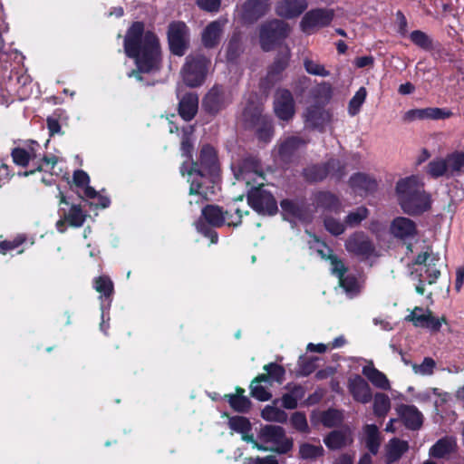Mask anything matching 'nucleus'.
<instances>
[{
    "instance_id": "nucleus-1",
    "label": "nucleus",
    "mask_w": 464,
    "mask_h": 464,
    "mask_svg": "<svg viewBox=\"0 0 464 464\" xmlns=\"http://www.w3.org/2000/svg\"><path fill=\"white\" fill-rule=\"evenodd\" d=\"M124 53L126 57L134 60L136 70L130 76L141 81V74L159 72L162 63V51L160 39L151 30H144V24L136 21L127 29L124 37Z\"/></svg>"
},
{
    "instance_id": "nucleus-2",
    "label": "nucleus",
    "mask_w": 464,
    "mask_h": 464,
    "mask_svg": "<svg viewBox=\"0 0 464 464\" xmlns=\"http://www.w3.org/2000/svg\"><path fill=\"white\" fill-rule=\"evenodd\" d=\"M219 173L218 156L214 147L207 144L199 150L198 160L191 162L188 170L190 176L188 194L201 197L203 201L210 200L215 195L214 178Z\"/></svg>"
},
{
    "instance_id": "nucleus-3",
    "label": "nucleus",
    "mask_w": 464,
    "mask_h": 464,
    "mask_svg": "<svg viewBox=\"0 0 464 464\" xmlns=\"http://www.w3.org/2000/svg\"><path fill=\"white\" fill-rule=\"evenodd\" d=\"M395 192L401 210L411 217L420 216L430 209V194L424 191L423 184L415 176L401 179L396 183Z\"/></svg>"
},
{
    "instance_id": "nucleus-4",
    "label": "nucleus",
    "mask_w": 464,
    "mask_h": 464,
    "mask_svg": "<svg viewBox=\"0 0 464 464\" xmlns=\"http://www.w3.org/2000/svg\"><path fill=\"white\" fill-rule=\"evenodd\" d=\"M289 24L279 18H271L260 24L258 27L259 46L263 52H271L288 38Z\"/></svg>"
},
{
    "instance_id": "nucleus-5",
    "label": "nucleus",
    "mask_w": 464,
    "mask_h": 464,
    "mask_svg": "<svg viewBox=\"0 0 464 464\" xmlns=\"http://www.w3.org/2000/svg\"><path fill=\"white\" fill-rule=\"evenodd\" d=\"M346 166L340 160L331 158L325 162L310 164L303 169V177L309 184H316L324 181L330 175L336 179L337 181L342 180L345 176Z\"/></svg>"
},
{
    "instance_id": "nucleus-6",
    "label": "nucleus",
    "mask_w": 464,
    "mask_h": 464,
    "mask_svg": "<svg viewBox=\"0 0 464 464\" xmlns=\"http://www.w3.org/2000/svg\"><path fill=\"white\" fill-rule=\"evenodd\" d=\"M210 66L208 57L201 54H190L186 57L181 68L182 81L190 88H197L204 83Z\"/></svg>"
},
{
    "instance_id": "nucleus-7",
    "label": "nucleus",
    "mask_w": 464,
    "mask_h": 464,
    "mask_svg": "<svg viewBox=\"0 0 464 464\" xmlns=\"http://www.w3.org/2000/svg\"><path fill=\"white\" fill-rule=\"evenodd\" d=\"M232 93L222 84H215L202 98L201 108L205 114L215 118L232 104Z\"/></svg>"
},
{
    "instance_id": "nucleus-8",
    "label": "nucleus",
    "mask_w": 464,
    "mask_h": 464,
    "mask_svg": "<svg viewBox=\"0 0 464 464\" xmlns=\"http://www.w3.org/2000/svg\"><path fill=\"white\" fill-rule=\"evenodd\" d=\"M246 199L249 208L260 216L274 217L278 212L275 196L265 188L264 184L249 188Z\"/></svg>"
},
{
    "instance_id": "nucleus-9",
    "label": "nucleus",
    "mask_w": 464,
    "mask_h": 464,
    "mask_svg": "<svg viewBox=\"0 0 464 464\" xmlns=\"http://www.w3.org/2000/svg\"><path fill=\"white\" fill-rule=\"evenodd\" d=\"M258 438L265 443H273L276 447L271 448L272 452L283 455L287 454L294 447L292 438L286 437L285 430L281 426L266 424L260 429Z\"/></svg>"
},
{
    "instance_id": "nucleus-10",
    "label": "nucleus",
    "mask_w": 464,
    "mask_h": 464,
    "mask_svg": "<svg viewBox=\"0 0 464 464\" xmlns=\"http://www.w3.org/2000/svg\"><path fill=\"white\" fill-rule=\"evenodd\" d=\"M292 53L288 47L276 53L274 62L266 69V74L259 82L260 90H271L275 84L282 81V73L289 66Z\"/></svg>"
},
{
    "instance_id": "nucleus-11",
    "label": "nucleus",
    "mask_w": 464,
    "mask_h": 464,
    "mask_svg": "<svg viewBox=\"0 0 464 464\" xmlns=\"http://www.w3.org/2000/svg\"><path fill=\"white\" fill-rule=\"evenodd\" d=\"M168 43L171 54L182 57L189 47V29L182 21L171 22L168 26Z\"/></svg>"
},
{
    "instance_id": "nucleus-12",
    "label": "nucleus",
    "mask_w": 464,
    "mask_h": 464,
    "mask_svg": "<svg viewBox=\"0 0 464 464\" xmlns=\"http://www.w3.org/2000/svg\"><path fill=\"white\" fill-rule=\"evenodd\" d=\"M57 198H59L58 216L68 221V226L78 228L84 225L87 213L80 204L69 202V198L59 191Z\"/></svg>"
},
{
    "instance_id": "nucleus-13",
    "label": "nucleus",
    "mask_w": 464,
    "mask_h": 464,
    "mask_svg": "<svg viewBox=\"0 0 464 464\" xmlns=\"http://www.w3.org/2000/svg\"><path fill=\"white\" fill-rule=\"evenodd\" d=\"M334 17L333 9L315 8L310 9L304 14L300 21V29L304 34H310L314 28H325L329 26Z\"/></svg>"
},
{
    "instance_id": "nucleus-14",
    "label": "nucleus",
    "mask_w": 464,
    "mask_h": 464,
    "mask_svg": "<svg viewBox=\"0 0 464 464\" xmlns=\"http://www.w3.org/2000/svg\"><path fill=\"white\" fill-rule=\"evenodd\" d=\"M344 247L353 256L369 258L373 255L374 246L368 236L362 231H356L345 240Z\"/></svg>"
},
{
    "instance_id": "nucleus-15",
    "label": "nucleus",
    "mask_w": 464,
    "mask_h": 464,
    "mask_svg": "<svg viewBox=\"0 0 464 464\" xmlns=\"http://www.w3.org/2000/svg\"><path fill=\"white\" fill-rule=\"evenodd\" d=\"M274 110L277 119L288 122L294 118L295 108L292 92L287 89L276 90Z\"/></svg>"
},
{
    "instance_id": "nucleus-16",
    "label": "nucleus",
    "mask_w": 464,
    "mask_h": 464,
    "mask_svg": "<svg viewBox=\"0 0 464 464\" xmlns=\"http://www.w3.org/2000/svg\"><path fill=\"white\" fill-rule=\"evenodd\" d=\"M312 204L315 210L323 213L340 214L343 211V203L337 195L328 190H319L312 194Z\"/></svg>"
},
{
    "instance_id": "nucleus-17",
    "label": "nucleus",
    "mask_w": 464,
    "mask_h": 464,
    "mask_svg": "<svg viewBox=\"0 0 464 464\" xmlns=\"http://www.w3.org/2000/svg\"><path fill=\"white\" fill-rule=\"evenodd\" d=\"M270 9L269 0H246L242 5L241 20L245 24H253Z\"/></svg>"
},
{
    "instance_id": "nucleus-18",
    "label": "nucleus",
    "mask_w": 464,
    "mask_h": 464,
    "mask_svg": "<svg viewBox=\"0 0 464 464\" xmlns=\"http://www.w3.org/2000/svg\"><path fill=\"white\" fill-rule=\"evenodd\" d=\"M452 112L448 108H416L411 109L403 115L404 122H412L417 120H445L450 119Z\"/></svg>"
},
{
    "instance_id": "nucleus-19",
    "label": "nucleus",
    "mask_w": 464,
    "mask_h": 464,
    "mask_svg": "<svg viewBox=\"0 0 464 464\" xmlns=\"http://www.w3.org/2000/svg\"><path fill=\"white\" fill-rule=\"evenodd\" d=\"M390 233L399 240H411L418 235L416 222L412 219L399 216L390 224Z\"/></svg>"
},
{
    "instance_id": "nucleus-20",
    "label": "nucleus",
    "mask_w": 464,
    "mask_h": 464,
    "mask_svg": "<svg viewBox=\"0 0 464 464\" xmlns=\"http://www.w3.org/2000/svg\"><path fill=\"white\" fill-rule=\"evenodd\" d=\"M309 143V140L301 136H288L280 143L277 149L280 160L284 163H291L295 153L304 148Z\"/></svg>"
},
{
    "instance_id": "nucleus-21",
    "label": "nucleus",
    "mask_w": 464,
    "mask_h": 464,
    "mask_svg": "<svg viewBox=\"0 0 464 464\" xmlns=\"http://www.w3.org/2000/svg\"><path fill=\"white\" fill-rule=\"evenodd\" d=\"M307 8L306 0H280L276 5V14L282 19H295Z\"/></svg>"
},
{
    "instance_id": "nucleus-22",
    "label": "nucleus",
    "mask_w": 464,
    "mask_h": 464,
    "mask_svg": "<svg viewBox=\"0 0 464 464\" xmlns=\"http://www.w3.org/2000/svg\"><path fill=\"white\" fill-rule=\"evenodd\" d=\"M231 218L232 215L227 211H223L222 207L207 205L202 208L201 218H199L198 221H203V223L208 226L220 227L225 225L226 220L227 222Z\"/></svg>"
},
{
    "instance_id": "nucleus-23",
    "label": "nucleus",
    "mask_w": 464,
    "mask_h": 464,
    "mask_svg": "<svg viewBox=\"0 0 464 464\" xmlns=\"http://www.w3.org/2000/svg\"><path fill=\"white\" fill-rule=\"evenodd\" d=\"M398 414L406 429L417 430L421 428L423 416L415 405L401 404L398 408Z\"/></svg>"
},
{
    "instance_id": "nucleus-24",
    "label": "nucleus",
    "mask_w": 464,
    "mask_h": 464,
    "mask_svg": "<svg viewBox=\"0 0 464 464\" xmlns=\"http://www.w3.org/2000/svg\"><path fill=\"white\" fill-rule=\"evenodd\" d=\"M178 114L185 121H191L198 111V96L194 92H188L183 94L178 103Z\"/></svg>"
},
{
    "instance_id": "nucleus-25",
    "label": "nucleus",
    "mask_w": 464,
    "mask_h": 464,
    "mask_svg": "<svg viewBox=\"0 0 464 464\" xmlns=\"http://www.w3.org/2000/svg\"><path fill=\"white\" fill-rule=\"evenodd\" d=\"M270 120L269 116L262 113V107L254 102H248L243 109L242 121L246 129H252L257 124Z\"/></svg>"
},
{
    "instance_id": "nucleus-26",
    "label": "nucleus",
    "mask_w": 464,
    "mask_h": 464,
    "mask_svg": "<svg viewBox=\"0 0 464 464\" xmlns=\"http://www.w3.org/2000/svg\"><path fill=\"white\" fill-rule=\"evenodd\" d=\"M223 33V24L215 20L208 24L201 33V43L207 49H214L219 45Z\"/></svg>"
},
{
    "instance_id": "nucleus-27",
    "label": "nucleus",
    "mask_w": 464,
    "mask_h": 464,
    "mask_svg": "<svg viewBox=\"0 0 464 464\" xmlns=\"http://www.w3.org/2000/svg\"><path fill=\"white\" fill-rule=\"evenodd\" d=\"M349 392L353 400L366 404L372 399L371 387L362 376L356 375L349 381Z\"/></svg>"
},
{
    "instance_id": "nucleus-28",
    "label": "nucleus",
    "mask_w": 464,
    "mask_h": 464,
    "mask_svg": "<svg viewBox=\"0 0 464 464\" xmlns=\"http://www.w3.org/2000/svg\"><path fill=\"white\" fill-rule=\"evenodd\" d=\"M350 188L359 193H372L378 188L376 179L368 174L357 172L349 179Z\"/></svg>"
},
{
    "instance_id": "nucleus-29",
    "label": "nucleus",
    "mask_w": 464,
    "mask_h": 464,
    "mask_svg": "<svg viewBox=\"0 0 464 464\" xmlns=\"http://www.w3.org/2000/svg\"><path fill=\"white\" fill-rule=\"evenodd\" d=\"M245 390L236 387V393L225 395V400L229 403L231 409L237 413H247L251 407V401L247 396L244 395Z\"/></svg>"
},
{
    "instance_id": "nucleus-30",
    "label": "nucleus",
    "mask_w": 464,
    "mask_h": 464,
    "mask_svg": "<svg viewBox=\"0 0 464 464\" xmlns=\"http://www.w3.org/2000/svg\"><path fill=\"white\" fill-rule=\"evenodd\" d=\"M304 121L311 129L322 130L326 122L325 111L320 106L311 105L305 110Z\"/></svg>"
},
{
    "instance_id": "nucleus-31",
    "label": "nucleus",
    "mask_w": 464,
    "mask_h": 464,
    "mask_svg": "<svg viewBox=\"0 0 464 464\" xmlns=\"http://www.w3.org/2000/svg\"><path fill=\"white\" fill-rule=\"evenodd\" d=\"M243 37L242 33L239 31L233 32L229 41L227 44L226 58L227 62L236 63L238 57L242 54Z\"/></svg>"
},
{
    "instance_id": "nucleus-32",
    "label": "nucleus",
    "mask_w": 464,
    "mask_h": 464,
    "mask_svg": "<svg viewBox=\"0 0 464 464\" xmlns=\"http://www.w3.org/2000/svg\"><path fill=\"white\" fill-rule=\"evenodd\" d=\"M456 442L450 437H443L430 448V457L442 459L455 451Z\"/></svg>"
},
{
    "instance_id": "nucleus-33",
    "label": "nucleus",
    "mask_w": 464,
    "mask_h": 464,
    "mask_svg": "<svg viewBox=\"0 0 464 464\" xmlns=\"http://www.w3.org/2000/svg\"><path fill=\"white\" fill-rule=\"evenodd\" d=\"M446 169H448L451 177L460 176L464 172V152L455 150L443 159Z\"/></svg>"
},
{
    "instance_id": "nucleus-34",
    "label": "nucleus",
    "mask_w": 464,
    "mask_h": 464,
    "mask_svg": "<svg viewBox=\"0 0 464 464\" xmlns=\"http://www.w3.org/2000/svg\"><path fill=\"white\" fill-rule=\"evenodd\" d=\"M362 375L375 387L383 391L390 389V382L386 375L373 366H364L362 370Z\"/></svg>"
},
{
    "instance_id": "nucleus-35",
    "label": "nucleus",
    "mask_w": 464,
    "mask_h": 464,
    "mask_svg": "<svg viewBox=\"0 0 464 464\" xmlns=\"http://www.w3.org/2000/svg\"><path fill=\"white\" fill-rule=\"evenodd\" d=\"M323 442L331 450H338L348 444V434L343 430H334L327 433Z\"/></svg>"
},
{
    "instance_id": "nucleus-36",
    "label": "nucleus",
    "mask_w": 464,
    "mask_h": 464,
    "mask_svg": "<svg viewBox=\"0 0 464 464\" xmlns=\"http://www.w3.org/2000/svg\"><path fill=\"white\" fill-rule=\"evenodd\" d=\"M280 207L282 208V215L292 217L298 219H304V204H300L297 201L291 198H284L280 201ZM286 219V217H284Z\"/></svg>"
},
{
    "instance_id": "nucleus-37",
    "label": "nucleus",
    "mask_w": 464,
    "mask_h": 464,
    "mask_svg": "<svg viewBox=\"0 0 464 464\" xmlns=\"http://www.w3.org/2000/svg\"><path fill=\"white\" fill-rule=\"evenodd\" d=\"M280 399H276L272 401L274 405H266V407L261 410V418L268 421L286 422L287 413L282 409L276 407Z\"/></svg>"
},
{
    "instance_id": "nucleus-38",
    "label": "nucleus",
    "mask_w": 464,
    "mask_h": 464,
    "mask_svg": "<svg viewBox=\"0 0 464 464\" xmlns=\"http://www.w3.org/2000/svg\"><path fill=\"white\" fill-rule=\"evenodd\" d=\"M94 288L101 294V298L110 304L111 298L114 293V285L108 276H101L94 279Z\"/></svg>"
},
{
    "instance_id": "nucleus-39",
    "label": "nucleus",
    "mask_w": 464,
    "mask_h": 464,
    "mask_svg": "<svg viewBox=\"0 0 464 464\" xmlns=\"http://www.w3.org/2000/svg\"><path fill=\"white\" fill-rule=\"evenodd\" d=\"M325 454L322 445H314L309 442H303L299 446L298 457L304 460H315Z\"/></svg>"
},
{
    "instance_id": "nucleus-40",
    "label": "nucleus",
    "mask_w": 464,
    "mask_h": 464,
    "mask_svg": "<svg viewBox=\"0 0 464 464\" xmlns=\"http://www.w3.org/2000/svg\"><path fill=\"white\" fill-rule=\"evenodd\" d=\"M34 162L35 164V169H31L29 171H24V176L28 177L29 175H34L36 171H44L47 169H53L54 166L57 165L58 159L56 155H41L40 159L35 160Z\"/></svg>"
},
{
    "instance_id": "nucleus-41",
    "label": "nucleus",
    "mask_w": 464,
    "mask_h": 464,
    "mask_svg": "<svg viewBox=\"0 0 464 464\" xmlns=\"http://www.w3.org/2000/svg\"><path fill=\"white\" fill-rule=\"evenodd\" d=\"M410 39L412 44L424 52H430L434 48L432 37L421 30H413L410 34Z\"/></svg>"
},
{
    "instance_id": "nucleus-42",
    "label": "nucleus",
    "mask_w": 464,
    "mask_h": 464,
    "mask_svg": "<svg viewBox=\"0 0 464 464\" xmlns=\"http://www.w3.org/2000/svg\"><path fill=\"white\" fill-rule=\"evenodd\" d=\"M366 447L372 454L376 455L380 446L379 430L376 425L367 424L364 428Z\"/></svg>"
},
{
    "instance_id": "nucleus-43",
    "label": "nucleus",
    "mask_w": 464,
    "mask_h": 464,
    "mask_svg": "<svg viewBox=\"0 0 464 464\" xmlns=\"http://www.w3.org/2000/svg\"><path fill=\"white\" fill-rule=\"evenodd\" d=\"M391 402L388 395L382 392H377L375 396H373V414H375L378 418L386 416L389 412Z\"/></svg>"
},
{
    "instance_id": "nucleus-44",
    "label": "nucleus",
    "mask_w": 464,
    "mask_h": 464,
    "mask_svg": "<svg viewBox=\"0 0 464 464\" xmlns=\"http://www.w3.org/2000/svg\"><path fill=\"white\" fill-rule=\"evenodd\" d=\"M367 91L365 87H361L356 91L353 97L351 98L348 105V113L353 117L360 113L362 105L365 102Z\"/></svg>"
},
{
    "instance_id": "nucleus-45",
    "label": "nucleus",
    "mask_w": 464,
    "mask_h": 464,
    "mask_svg": "<svg viewBox=\"0 0 464 464\" xmlns=\"http://www.w3.org/2000/svg\"><path fill=\"white\" fill-rule=\"evenodd\" d=\"M317 361L318 357H299L297 376L307 377L314 372L317 368Z\"/></svg>"
},
{
    "instance_id": "nucleus-46",
    "label": "nucleus",
    "mask_w": 464,
    "mask_h": 464,
    "mask_svg": "<svg viewBox=\"0 0 464 464\" xmlns=\"http://www.w3.org/2000/svg\"><path fill=\"white\" fill-rule=\"evenodd\" d=\"M323 226H324L328 233L335 237L343 235L346 227L344 222H341L338 218L328 215L323 217Z\"/></svg>"
},
{
    "instance_id": "nucleus-47",
    "label": "nucleus",
    "mask_w": 464,
    "mask_h": 464,
    "mask_svg": "<svg viewBox=\"0 0 464 464\" xmlns=\"http://www.w3.org/2000/svg\"><path fill=\"white\" fill-rule=\"evenodd\" d=\"M339 286L343 288L344 292L351 295H356L360 293V285L357 278L353 274L343 275L338 277Z\"/></svg>"
},
{
    "instance_id": "nucleus-48",
    "label": "nucleus",
    "mask_w": 464,
    "mask_h": 464,
    "mask_svg": "<svg viewBox=\"0 0 464 464\" xmlns=\"http://www.w3.org/2000/svg\"><path fill=\"white\" fill-rule=\"evenodd\" d=\"M427 173L433 179H439L446 176L450 178L449 170L446 169V164L443 159H435L430 161L427 165Z\"/></svg>"
},
{
    "instance_id": "nucleus-49",
    "label": "nucleus",
    "mask_w": 464,
    "mask_h": 464,
    "mask_svg": "<svg viewBox=\"0 0 464 464\" xmlns=\"http://www.w3.org/2000/svg\"><path fill=\"white\" fill-rule=\"evenodd\" d=\"M250 130H255L256 137H257L258 140L261 142H270L275 133L272 120L259 123Z\"/></svg>"
},
{
    "instance_id": "nucleus-50",
    "label": "nucleus",
    "mask_w": 464,
    "mask_h": 464,
    "mask_svg": "<svg viewBox=\"0 0 464 464\" xmlns=\"http://www.w3.org/2000/svg\"><path fill=\"white\" fill-rule=\"evenodd\" d=\"M321 420L324 427L333 428L343 421V413L337 409H327L323 411Z\"/></svg>"
},
{
    "instance_id": "nucleus-51",
    "label": "nucleus",
    "mask_w": 464,
    "mask_h": 464,
    "mask_svg": "<svg viewBox=\"0 0 464 464\" xmlns=\"http://www.w3.org/2000/svg\"><path fill=\"white\" fill-rule=\"evenodd\" d=\"M368 217V209L363 207H359L354 211H351L344 218V224L347 227H353L360 225L362 220H365Z\"/></svg>"
},
{
    "instance_id": "nucleus-52",
    "label": "nucleus",
    "mask_w": 464,
    "mask_h": 464,
    "mask_svg": "<svg viewBox=\"0 0 464 464\" xmlns=\"http://www.w3.org/2000/svg\"><path fill=\"white\" fill-rule=\"evenodd\" d=\"M327 260L330 261L332 265V273L334 275H336L337 277H341L342 276L348 272V268L345 266L343 260L340 259L336 254L333 253L332 248L327 247Z\"/></svg>"
},
{
    "instance_id": "nucleus-53",
    "label": "nucleus",
    "mask_w": 464,
    "mask_h": 464,
    "mask_svg": "<svg viewBox=\"0 0 464 464\" xmlns=\"http://www.w3.org/2000/svg\"><path fill=\"white\" fill-rule=\"evenodd\" d=\"M229 427L237 433H249L251 423L249 420L243 416H233L229 419Z\"/></svg>"
},
{
    "instance_id": "nucleus-54",
    "label": "nucleus",
    "mask_w": 464,
    "mask_h": 464,
    "mask_svg": "<svg viewBox=\"0 0 464 464\" xmlns=\"http://www.w3.org/2000/svg\"><path fill=\"white\" fill-rule=\"evenodd\" d=\"M264 371L272 378V382L282 384L285 377V368L276 362H269L263 367Z\"/></svg>"
},
{
    "instance_id": "nucleus-55",
    "label": "nucleus",
    "mask_w": 464,
    "mask_h": 464,
    "mask_svg": "<svg viewBox=\"0 0 464 464\" xmlns=\"http://www.w3.org/2000/svg\"><path fill=\"white\" fill-rule=\"evenodd\" d=\"M11 157L14 164L23 168L28 167L30 160H32L25 149L19 146L12 149Z\"/></svg>"
},
{
    "instance_id": "nucleus-56",
    "label": "nucleus",
    "mask_w": 464,
    "mask_h": 464,
    "mask_svg": "<svg viewBox=\"0 0 464 464\" xmlns=\"http://www.w3.org/2000/svg\"><path fill=\"white\" fill-rule=\"evenodd\" d=\"M436 363L432 357L423 358L422 363L417 364L412 363L411 368L413 372L420 373L421 375H430L434 372Z\"/></svg>"
},
{
    "instance_id": "nucleus-57",
    "label": "nucleus",
    "mask_w": 464,
    "mask_h": 464,
    "mask_svg": "<svg viewBox=\"0 0 464 464\" xmlns=\"http://www.w3.org/2000/svg\"><path fill=\"white\" fill-rule=\"evenodd\" d=\"M25 241L24 235H18L13 239H5L0 242V254L5 255L8 251L17 249Z\"/></svg>"
},
{
    "instance_id": "nucleus-58",
    "label": "nucleus",
    "mask_w": 464,
    "mask_h": 464,
    "mask_svg": "<svg viewBox=\"0 0 464 464\" xmlns=\"http://www.w3.org/2000/svg\"><path fill=\"white\" fill-rule=\"evenodd\" d=\"M304 67L307 73L311 75H319L326 77L329 75V72L326 71L324 65H321L309 58L304 60Z\"/></svg>"
},
{
    "instance_id": "nucleus-59",
    "label": "nucleus",
    "mask_w": 464,
    "mask_h": 464,
    "mask_svg": "<svg viewBox=\"0 0 464 464\" xmlns=\"http://www.w3.org/2000/svg\"><path fill=\"white\" fill-rule=\"evenodd\" d=\"M215 227H216L203 223V221L197 222L198 232L205 237H208L210 240V244H217L218 242V233L216 232Z\"/></svg>"
},
{
    "instance_id": "nucleus-60",
    "label": "nucleus",
    "mask_w": 464,
    "mask_h": 464,
    "mask_svg": "<svg viewBox=\"0 0 464 464\" xmlns=\"http://www.w3.org/2000/svg\"><path fill=\"white\" fill-rule=\"evenodd\" d=\"M250 390V396L254 398L255 400L260 401H270L272 394L269 391L266 389L265 386H262L261 384H255L250 383L249 385Z\"/></svg>"
},
{
    "instance_id": "nucleus-61",
    "label": "nucleus",
    "mask_w": 464,
    "mask_h": 464,
    "mask_svg": "<svg viewBox=\"0 0 464 464\" xmlns=\"http://www.w3.org/2000/svg\"><path fill=\"white\" fill-rule=\"evenodd\" d=\"M291 423L295 430H298L301 433L309 432V425L306 421V417L304 412L295 411L292 414Z\"/></svg>"
},
{
    "instance_id": "nucleus-62",
    "label": "nucleus",
    "mask_w": 464,
    "mask_h": 464,
    "mask_svg": "<svg viewBox=\"0 0 464 464\" xmlns=\"http://www.w3.org/2000/svg\"><path fill=\"white\" fill-rule=\"evenodd\" d=\"M421 312L422 308L416 306L415 309H413L411 313V314L407 315L405 320L410 321L412 323L413 326L416 327H424V325L427 324V320L430 317V313H432L430 310H428L427 314H421L418 315L417 312Z\"/></svg>"
},
{
    "instance_id": "nucleus-63",
    "label": "nucleus",
    "mask_w": 464,
    "mask_h": 464,
    "mask_svg": "<svg viewBox=\"0 0 464 464\" xmlns=\"http://www.w3.org/2000/svg\"><path fill=\"white\" fill-rule=\"evenodd\" d=\"M198 9L208 13H217L220 9L221 0H197Z\"/></svg>"
},
{
    "instance_id": "nucleus-64",
    "label": "nucleus",
    "mask_w": 464,
    "mask_h": 464,
    "mask_svg": "<svg viewBox=\"0 0 464 464\" xmlns=\"http://www.w3.org/2000/svg\"><path fill=\"white\" fill-rule=\"evenodd\" d=\"M180 151L183 157H186L188 160L192 159L193 143L191 141V137L187 132L182 135Z\"/></svg>"
}]
</instances>
